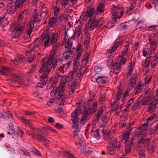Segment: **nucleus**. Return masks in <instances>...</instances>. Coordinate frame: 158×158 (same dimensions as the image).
<instances>
[{
  "label": "nucleus",
  "instance_id": "nucleus-44",
  "mask_svg": "<svg viewBox=\"0 0 158 158\" xmlns=\"http://www.w3.org/2000/svg\"><path fill=\"white\" fill-rule=\"evenodd\" d=\"M76 84L77 82L76 81H74L71 83L69 89V92H71L72 94L74 92V90L76 88Z\"/></svg>",
  "mask_w": 158,
  "mask_h": 158
},
{
  "label": "nucleus",
  "instance_id": "nucleus-45",
  "mask_svg": "<svg viewBox=\"0 0 158 158\" xmlns=\"http://www.w3.org/2000/svg\"><path fill=\"white\" fill-rule=\"evenodd\" d=\"M137 77V75L135 74H134L132 75V77L131 78L130 82L131 85L132 87L134 86L135 84V80Z\"/></svg>",
  "mask_w": 158,
  "mask_h": 158
},
{
  "label": "nucleus",
  "instance_id": "nucleus-14",
  "mask_svg": "<svg viewBox=\"0 0 158 158\" xmlns=\"http://www.w3.org/2000/svg\"><path fill=\"white\" fill-rule=\"evenodd\" d=\"M148 141L145 140L143 138L138 142V150L139 152H144L145 150L143 148V146L145 147V146L148 145Z\"/></svg>",
  "mask_w": 158,
  "mask_h": 158
},
{
  "label": "nucleus",
  "instance_id": "nucleus-40",
  "mask_svg": "<svg viewBox=\"0 0 158 158\" xmlns=\"http://www.w3.org/2000/svg\"><path fill=\"white\" fill-rule=\"evenodd\" d=\"M57 91V88L56 87H55L53 88V89L51 92L50 95L51 98L55 99Z\"/></svg>",
  "mask_w": 158,
  "mask_h": 158
},
{
  "label": "nucleus",
  "instance_id": "nucleus-48",
  "mask_svg": "<svg viewBox=\"0 0 158 158\" xmlns=\"http://www.w3.org/2000/svg\"><path fill=\"white\" fill-rule=\"evenodd\" d=\"M23 59L22 57H18L12 61L15 64H17L18 63H22L23 62Z\"/></svg>",
  "mask_w": 158,
  "mask_h": 158
},
{
  "label": "nucleus",
  "instance_id": "nucleus-22",
  "mask_svg": "<svg viewBox=\"0 0 158 158\" xmlns=\"http://www.w3.org/2000/svg\"><path fill=\"white\" fill-rule=\"evenodd\" d=\"M12 2L9 3L6 7L7 12L8 13L11 14L14 13L16 8H15V7L13 6Z\"/></svg>",
  "mask_w": 158,
  "mask_h": 158
},
{
  "label": "nucleus",
  "instance_id": "nucleus-56",
  "mask_svg": "<svg viewBox=\"0 0 158 158\" xmlns=\"http://www.w3.org/2000/svg\"><path fill=\"white\" fill-rule=\"evenodd\" d=\"M26 134L29 135L31 136L33 138H35L36 135H39V134L38 133H33V132H31L30 131H26Z\"/></svg>",
  "mask_w": 158,
  "mask_h": 158
},
{
  "label": "nucleus",
  "instance_id": "nucleus-3",
  "mask_svg": "<svg viewBox=\"0 0 158 158\" xmlns=\"http://www.w3.org/2000/svg\"><path fill=\"white\" fill-rule=\"evenodd\" d=\"M98 21L94 18L89 19L88 20V23H86L85 25V33H87L89 31L94 29L98 26Z\"/></svg>",
  "mask_w": 158,
  "mask_h": 158
},
{
  "label": "nucleus",
  "instance_id": "nucleus-42",
  "mask_svg": "<svg viewBox=\"0 0 158 158\" xmlns=\"http://www.w3.org/2000/svg\"><path fill=\"white\" fill-rule=\"evenodd\" d=\"M81 44H78L77 47V55H76V59L78 60L81 56Z\"/></svg>",
  "mask_w": 158,
  "mask_h": 158
},
{
  "label": "nucleus",
  "instance_id": "nucleus-21",
  "mask_svg": "<svg viewBox=\"0 0 158 158\" xmlns=\"http://www.w3.org/2000/svg\"><path fill=\"white\" fill-rule=\"evenodd\" d=\"M98 102H94L93 106L90 108H87L86 110L90 115L92 113L95 112L97 109Z\"/></svg>",
  "mask_w": 158,
  "mask_h": 158
},
{
  "label": "nucleus",
  "instance_id": "nucleus-52",
  "mask_svg": "<svg viewBox=\"0 0 158 158\" xmlns=\"http://www.w3.org/2000/svg\"><path fill=\"white\" fill-rule=\"evenodd\" d=\"M36 65L33 64L32 65V67L30 69L29 71L27 72V74L28 76H30L32 74L35 70L36 69Z\"/></svg>",
  "mask_w": 158,
  "mask_h": 158
},
{
  "label": "nucleus",
  "instance_id": "nucleus-43",
  "mask_svg": "<svg viewBox=\"0 0 158 158\" xmlns=\"http://www.w3.org/2000/svg\"><path fill=\"white\" fill-rule=\"evenodd\" d=\"M11 125H9L8 128V131L7 133L10 135H12L15 134V131L14 128V125L12 123H11Z\"/></svg>",
  "mask_w": 158,
  "mask_h": 158
},
{
  "label": "nucleus",
  "instance_id": "nucleus-26",
  "mask_svg": "<svg viewBox=\"0 0 158 158\" xmlns=\"http://www.w3.org/2000/svg\"><path fill=\"white\" fill-rule=\"evenodd\" d=\"M59 39V37L57 34L53 33L51 37H50V39L51 40V43L52 44L58 43L57 40Z\"/></svg>",
  "mask_w": 158,
  "mask_h": 158
},
{
  "label": "nucleus",
  "instance_id": "nucleus-55",
  "mask_svg": "<svg viewBox=\"0 0 158 158\" xmlns=\"http://www.w3.org/2000/svg\"><path fill=\"white\" fill-rule=\"evenodd\" d=\"M76 73H75V72H74L73 70H72L70 71L67 76V79H68L69 81H71L73 78V74Z\"/></svg>",
  "mask_w": 158,
  "mask_h": 158
},
{
  "label": "nucleus",
  "instance_id": "nucleus-51",
  "mask_svg": "<svg viewBox=\"0 0 158 158\" xmlns=\"http://www.w3.org/2000/svg\"><path fill=\"white\" fill-rule=\"evenodd\" d=\"M108 152L110 154H113L114 153L115 150V148L113 147L110 146H107Z\"/></svg>",
  "mask_w": 158,
  "mask_h": 158
},
{
  "label": "nucleus",
  "instance_id": "nucleus-37",
  "mask_svg": "<svg viewBox=\"0 0 158 158\" xmlns=\"http://www.w3.org/2000/svg\"><path fill=\"white\" fill-rule=\"evenodd\" d=\"M158 129V124H156L152 128H150L148 131L149 135H151L156 132Z\"/></svg>",
  "mask_w": 158,
  "mask_h": 158
},
{
  "label": "nucleus",
  "instance_id": "nucleus-59",
  "mask_svg": "<svg viewBox=\"0 0 158 158\" xmlns=\"http://www.w3.org/2000/svg\"><path fill=\"white\" fill-rule=\"evenodd\" d=\"M32 95L35 98H38V99L37 100L39 102H41L42 101V98L41 97H39V94L38 92H34L32 93Z\"/></svg>",
  "mask_w": 158,
  "mask_h": 158
},
{
  "label": "nucleus",
  "instance_id": "nucleus-8",
  "mask_svg": "<svg viewBox=\"0 0 158 158\" xmlns=\"http://www.w3.org/2000/svg\"><path fill=\"white\" fill-rule=\"evenodd\" d=\"M41 39L45 47L47 48L52 45L51 43L49 32H44L41 35Z\"/></svg>",
  "mask_w": 158,
  "mask_h": 158
},
{
  "label": "nucleus",
  "instance_id": "nucleus-13",
  "mask_svg": "<svg viewBox=\"0 0 158 158\" xmlns=\"http://www.w3.org/2000/svg\"><path fill=\"white\" fill-rule=\"evenodd\" d=\"M111 13L112 14L113 17L111 20V22L109 23V26L110 27L109 28L112 27L114 26V24L115 22L117 21V19H120V18L118 16V12L121 13V12L120 11H115V10H112L111 11Z\"/></svg>",
  "mask_w": 158,
  "mask_h": 158
},
{
  "label": "nucleus",
  "instance_id": "nucleus-17",
  "mask_svg": "<svg viewBox=\"0 0 158 158\" xmlns=\"http://www.w3.org/2000/svg\"><path fill=\"white\" fill-rule=\"evenodd\" d=\"M94 127L92 128L90 134L91 136L94 138V139L98 140L100 139V137L99 134V130L98 129H97L95 131H94Z\"/></svg>",
  "mask_w": 158,
  "mask_h": 158
},
{
  "label": "nucleus",
  "instance_id": "nucleus-36",
  "mask_svg": "<svg viewBox=\"0 0 158 158\" xmlns=\"http://www.w3.org/2000/svg\"><path fill=\"white\" fill-rule=\"evenodd\" d=\"M105 9V6L104 4H100L97 7V10L99 14L104 12Z\"/></svg>",
  "mask_w": 158,
  "mask_h": 158
},
{
  "label": "nucleus",
  "instance_id": "nucleus-24",
  "mask_svg": "<svg viewBox=\"0 0 158 158\" xmlns=\"http://www.w3.org/2000/svg\"><path fill=\"white\" fill-rule=\"evenodd\" d=\"M136 26L137 28L135 30L139 31L144 29L146 27V26L143 23V22L142 21H139L137 23Z\"/></svg>",
  "mask_w": 158,
  "mask_h": 158
},
{
  "label": "nucleus",
  "instance_id": "nucleus-1",
  "mask_svg": "<svg viewBox=\"0 0 158 158\" xmlns=\"http://www.w3.org/2000/svg\"><path fill=\"white\" fill-rule=\"evenodd\" d=\"M26 13L24 10L22 13H19L17 20L12 22L10 25V29L11 31V34L16 35L13 36L14 38H18L23 34L25 30V23L23 22L21 19L23 18L24 15Z\"/></svg>",
  "mask_w": 158,
  "mask_h": 158
},
{
  "label": "nucleus",
  "instance_id": "nucleus-18",
  "mask_svg": "<svg viewBox=\"0 0 158 158\" xmlns=\"http://www.w3.org/2000/svg\"><path fill=\"white\" fill-rule=\"evenodd\" d=\"M60 44L59 42H58L54 44H52V54L50 56H52L53 58L57 57L56 56H55V53L56 52L58 51L60 48Z\"/></svg>",
  "mask_w": 158,
  "mask_h": 158
},
{
  "label": "nucleus",
  "instance_id": "nucleus-23",
  "mask_svg": "<svg viewBox=\"0 0 158 158\" xmlns=\"http://www.w3.org/2000/svg\"><path fill=\"white\" fill-rule=\"evenodd\" d=\"M49 130L53 132H56V131L54 129L52 128L50 126H47L42 128V131H44V132L42 134V135H44L46 136H47L48 135L47 131Z\"/></svg>",
  "mask_w": 158,
  "mask_h": 158
},
{
  "label": "nucleus",
  "instance_id": "nucleus-41",
  "mask_svg": "<svg viewBox=\"0 0 158 158\" xmlns=\"http://www.w3.org/2000/svg\"><path fill=\"white\" fill-rule=\"evenodd\" d=\"M39 15L35 12L34 13V15L33 18L31 19V21H33L35 23H39L40 22V20L38 18Z\"/></svg>",
  "mask_w": 158,
  "mask_h": 158
},
{
  "label": "nucleus",
  "instance_id": "nucleus-27",
  "mask_svg": "<svg viewBox=\"0 0 158 158\" xmlns=\"http://www.w3.org/2000/svg\"><path fill=\"white\" fill-rule=\"evenodd\" d=\"M142 101L140 100V98H139L136 100V101L134 103L132 107V111L135 110L139 107V106L141 104Z\"/></svg>",
  "mask_w": 158,
  "mask_h": 158
},
{
  "label": "nucleus",
  "instance_id": "nucleus-12",
  "mask_svg": "<svg viewBox=\"0 0 158 158\" xmlns=\"http://www.w3.org/2000/svg\"><path fill=\"white\" fill-rule=\"evenodd\" d=\"M123 44L122 41H117L116 43L111 47V48L109 49L106 52V55L108 57H110L111 53L115 51L117 48L120 46H122Z\"/></svg>",
  "mask_w": 158,
  "mask_h": 158
},
{
  "label": "nucleus",
  "instance_id": "nucleus-53",
  "mask_svg": "<svg viewBox=\"0 0 158 158\" xmlns=\"http://www.w3.org/2000/svg\"><path fill=\"white\" fill-rule=\"evenodd\" d=\"M103 111V108L101 107L99 108L98 111V114L97 115L96 119L97 120L99 119L102 114V112Z\"/></svg>",
  "mask_w": 158,
  "mask_h": 158
},
{
  "label": "nucleus",
  "instance_id": "nucleus-33",
  "mask_svg": "<svg viewBox=\"0 0 158 158\" xmlns=\"http://www.w3.org/2000/svg\"><path fill=\"white\" fill-rule=\"evenodd\" d=\"M23 0H15L14 2L15 8L16 9L19 8L24 3Z\"/></svg>",
  "mask_w": 158,
  "mask_h": 158
},
{
  "label": "nucleus",
  "instance_id": "nucleus-64",
  "mask_svg": "<svg viewBox=\"0 0 158 158\" xmlns=\"http://www.w3.org/2000/svg\"><path fill=\"white\" fill-rule=\"evenodd\" d=\"M60 9L56 6L54 7V14L55 16H57L59 13Z\"/></svg>",
  "mask_w": 158,
  "mask_h": 158
},
{
  "label": "nucleus",
  "instance_id": "nucleus-28",
  "mask_svg": "<svg viewBox=\"0 0 158 158\" xmlns=\"http://www.w3.org/2000/svg\"><path fill=\"white\" fill-rule=\"evenodd\" d=\"M127 22L121 23L117 27V30H118L119 31L122 30L127 29L128 27V25H127Z\"/></svg>",
  "mask_w": 158,
  "mask_h": 158
},
{
  "label": "nucleus",
  "instance_id": "nucleus-58",
  "mask_svg": "<svg viewBox=\"0 0 158 158\" xmlns=\"http://www.w3.org/2000/svg\"><path fill=\"white\" fill-rule=\"evenodd\" d=\"M67 19V16L66 15L64 14H62L60 15L58 17V19L61 22L64 19Z\"/></svg>",
  "mask_w": 158,
  "mask_h": 158
},
{
  "label": "nucleus",
  "instance_id": "nucleus-60",
  "mask_svg": "<svg viewBox=\"0 0 158 158\" xmlns=\"http://www.w3.org/2000/svg\"><path fill=\"white\" fill-rule=\"evenodd\" d=\"M21 151V152L23 153V155H25L28 157L31 156V154L29 152H27L26 150L20 149Z\"/></svg>",
  "mask_w": 158,
  "mask_h": 158
},
{
  "label": "nucleus",
  "instance_id": "nucleus-34",
  "mask_svg": "<svg viewBox=\"0 0 158 158\" xmlns=\"http://www.w3.org/2000/svg\"><path fill=\"white\" fill-rule=\"evenodd\" d=\"M42 40L40 38H38L34 42V45L33 47L34 48H35L39 47L42 43Z\"/></svg>",
  "mask_w": 158,
  "mask_h": 158
},
{
  "label": "nucleus",
  "instance_id": "nucleus-39",
  "mask_svg": "<svg viewBox=\"0 0 158 158\" xmlns=\"http://www.w3.org/2000/svg\"><path fill=\"white\" fill-rule=\"evenodd\" d=\"M90 114L86 110L85 111L83 112V115L81 119L80 122L82 123L85 122L87 118V116H89Z\"/></svg>",
  "mask_w": 158,
  "mask_h": 158
},
{
  "label": "nucleus",
  "instance_id": "nucleus-49",
  "mask_svg": "<svg viewBox=\"0 0 158 158\" xmlns=\"http://www.w3.org/2000/svg\"><path fill=\"white\" fill-rule=\"evenodd\" d=\"M84 58L82 60V62H84V63L86 64L89 60V54L88 53H85L83 55Z\"/></svg>",
  "mask_w": 158,
  "mask_h": 158
},
{
  "label": "nucleus",
  "instance_id": "nucleus-32",
  "mask_svg": "<svg viewBox=\"0 0 158 158\" xmlns=\"http://www.w3.org/2000/svg\"><path fill=\"white\" fill-rule=\"evenodd\" d=\"M121 86L120 85L117 87V88L118 90L117 93V95L115 99L118 100V101L120 99L123 91V90L121 89Z\"/></svg>",
  "mask_w": 158,
  "mask_h": 158
},
{
  "label": "nucleus",
  "instance_id": "nucleus-38",
  "mask_svg": "<svg viewBox=\"0 0 158 158\" xmlns=\"http://www.w3.org/2000/svg\"><path fill=\"white\" fill-rule=\"evenodd\" d=\"M84 34H86V38L84 41V44L86 46L89 44L90 41V34L89 32H88L87 33H85V31ZM85 47H86V46H85Z\"/></svg>",
  "mask_w": 158,
  "mask_h": 158
},
{
  "label": "nucleus",
  "instance_id": "nucleus-19",
  "mask_svg": "<svg viewBox=\"0 0 158 158\" xmlns=\"http://www.w3.org/2000/svg\"><path fill=\"white\" fill-rule=\"evenodd\" d=\"M96 81L98 84H106L108 82L109 78L107 77H99L96 79Z\"/></svg>",
  "mask_w": 158,
  "mask_h": 158
},
{
  "label": "nucleus",
  "instance_id": "nucleus-11",
  "mask_svg": "<svg viewBox=\"0 0 158 158\" xmlns=\"http://www.w3.org/2000/svg\"><path fill=\"white\" fill-rule=\"evenodd\" d=\"M35 22L31 21V19L29 23H25V29H27L26 31V33L27 35H28L27 37L30 38L31 34L32 32V28L34 27V26Z\"/></svg>",
  "mask_w": 158,
  "mask_h": 158
},
{
  "label": "nucleus",
  "instance_id": "nucleus-29",
  "mask_svg": "<svg viewBox=\"0 0 158 158\" xmlns=\"http://www.w3.org/2000/svg\"><path fill=\"white\" fill-rule=\"evenodd\" d=\"M149 44L151 46L150 47V49H152L153 50H155L156 47L157 43L155 40H153L151 39H149Z\"/></svg>",
  "mask_w": 158,
  "mask_h": 158
},
{
  "label": "nucleus",
  "instance_id": "nucleus-47",
  "mask_svg": "<svg viewBox=\"0 0 158 158\" xmlns=\"http://www.w3.org/2000/svg\"><path fill=\"white\" fill-rule=\"evenodd\" d=\"M73 127L74 128V129H75L73 131V137L74 138H75L78 135L80 131L79 125H78V127Z\"/></svg>",
  "mask_w": 158,
  "mask_h": 158
},
{
  "label": "nucleus",
  "instance_id": "nucleus-54",
  "mask_svg": "<svg viewBox=\"0 0 158 158\" xmlns=\"http://www.w3.org/2000/svg\"><path fill=\"white\" fill-rule=\"evenodd\" d=\"M76 73H75V72H74L73 70H72L70 71L67 76V79H68L69 81H71L73 78V74Z\"/></svg>",
  "mask_w": 158,
  "mask_h": 158
},
{
  "label": "nucleus",
  "instance_id": "nucleus-5",
  "mask_svg": "<svg viewBox=\"0 0 158 158\" xmlns=\"http://www.w3.org/2000/svg\"><path fill=\"white\" fill-rule=\"evenodd\" d=\"M68 50L64 52L62 55H59L58 60L60 61H66L67 60H71L73 57L72 56L73 55V52L71 51V48H67Z\"/></svg>",
  "mask_w": 158,
  "mask_h": 158
},
{
  "label": "nucleus",
  "instance_id": "nucleus-9",
  "mask_svg": "<svg viewBox=\"0 0 158 158\" xmlns=\"http://www.w3.org/2000/svg\"><path fill=\"white\" fill-rule=\"evenodd\" d=\"M60 76L59 75H57L56 77H52L49 80L46 86L47 89H51L52 87L53 88L56 87L55 86Z\"/></svg>",
  "mask_w": 158,
  "mask_h": 158
},
{
  "label": "nucleus",
  "instance_id": "nucleus-50",
  "mask_svg": "<svg viewBox=\"0 0 158 158\" xmlns=\"http://www.w3.org/2000/svg\"><path fill=\"white\" fill-rule=\"evenodd\" d=\"M152 76L150 75L147 76L145 78V85H147L149 84L151 82Z\"/></svg>",
  "mask_w": 158,
  "mask_h": 158
},
{
  "label": "nucleus",
  "instance_id": "nucleus-10",
  "mask_svg": "<svg viewBox=\"0 0 158 158\" xmlns=\"http://www.w3.org/2000/svg\"><path fill=\"white\" fill-rule=\"evenodd\" d=\"M109 144L113 147L115 148V150L118 151L121 148L120 142L117 141L116 138L114 137L109 141Z\"/></svg>",
  "mask_w": 158,
  "mask_h": 158
},
{
  "label": "nucleus",
  "instance_id": "nucleus-57",
  "mask_svg": "<svg viewBox=\"0 0 158 158\" xmlns=\"http://www.w3.org/2000/svg\"><path fill=\"white\" fill-rule=\"evenodd\" d=\"M132 145L129 144L127 145L126 144L125 147V152L127 153L129 152H130L131 151V148L132 147Z\"/></svg>",
  "mask_w": 158,
  "mask_h": 158
},
{
  "label": "nucleus",
  "instance_id": "nucleus-20",
  "mask_svg": "<svg viewBox=\"0 0 158 158\" xmlns=\"http://www.w3.org/2000/svg\"><path fill=\"white\" fill-rule=\"evenodd\" d=\"M82 27L80 26H77L75 29L74 34L71 37L74 39L75 37L78 38L81 33Z\"/></svg>",
  "mask_w": 158,
  "mask_h": 158
},
{
  "label": "nucleus",
  "instance_id": "nucleus-31",
  "mask_svg": "<svg viewBox=\"0 0 158 158\" xmlns=\"http://www.w3.org/2000/svg\"><path fill=\"white\" fill-rule=\"evenodd\" d=\"M57 22V19L55 17H52L50 19L49 21V23L48 25V27L49 28L53 27L54 25V24Z\"/></svg>",
  "mask_w": 158,
  "mask_h": 158
},
{
  "label": "nucleus",
  "instance_id": "nucleus-30",
  "mask_svg": "<svg viewBox=\"0 0 158 158\" xmlns=\"http://www.w3.org/2000/svg\"><path fill=\"white\" fill-rule=\"evenodd\" d=\"M39 134V135H36L35 138L37 139L38 141L41 142V141H45L48 142H50V141L47 138H45L44 136L42 135Z\"/></svg>",
  "mask_w": 158,
  "mask_h": 158
},
{
  "label": "nucleus",
  "instance_id": "nucleus-4",
  "mask_svg": "<svg viewBox=\"0 0 158 158\" xmlns=\"http://www.w3.org/2000/svg\"><path fill=\"white\" fill-rule=\"evenodd\" d=\"M65 85H63L61 86V88L59 86L57 88V92H58V94L57 96L56 99L58 100L60 99L61 100V102L60 103L59 105L60 106H64V103L66 99L67 95H65L64 94Z\"/></svg>",
  "mask_w": 158,
  "mask_h": 158
},
{
  "label": "nucleus",
  "instance_id": "nucleus-62",
  "mask_svg": "<svg viewBox=\"0 0 158 158\" xmlns=\"http://www.w3.org/2000/svg\"><path fill=\"white\" fill-rule=\"evenodd\" d=\"M152 102V101L150 98H147L146 99L145 101L142 103V105H148L150 104Z\"/></svg>",
  "mask_w": 158,
  "mask_h": 158
},
{
  "label": "nucleus",
  "instance_id": "nucleus-46",
  "mask_svg": "<svg viewBox=\"0 0 158 158\" xmlns=\"http://www.w3.org/2000/svg\"><path fill=\"white\" fill-rule=\"evenodd\" d=\"M62 156L63 157L66 156L68 158H76L72 154L70 153L68 151H65L64 152Z\"/></svg>",
  "mask_w": 158,
  "mask_h": 158
},
{
  "label": "nucleus",
  "instance_id": "nucleus-35",
  "mask_svg": "<svg viewBox=\"0 0 158 158\" xmlns=\"http://www.w3.org/2000/svg\"><path fill=\"white\" fill-rule=\"evenodd\" d=\"M130 134H129V132L123 134L121 138L122 139V142L125 143L128 139L129 137V135Z\"/></svg>",
  "mask_w": 158,
  "mask_h": 158
},
{
  "label": "nucleus",
  "instance_id": "nucleus-63",
  "mask_svg": "<svg viewBox=\"0 0 158 158\" xmlns=\"http://www.w3.org/2000/svg\"><path fill=\"white\" fill-rule=\"evenodd\" d=\"M155 115L154 114H153L152 115L147 117V118L145 120L146 122L149 123L150 121H152L154 118Z\"/></svg>",
  "mask_w": 158,
  "mask_h": 158
},
{
  "label": "nucleus",
  "instance_id": "nucleus-6",
  "mask_svg": "<svg viewBox=\"0 0 158 158\" xmlns=\"http://www.w3.org/2000/svg\"><path fill=\"white\" fill-rule=\"evenodd\" d=\"M94 13L95 9L93 8H91L86 11L84 15H82L80 16V19H79L80 23L82 24L83 23L82 22L83 20L86 21L88 19H91L92 17L94 18Z\"/></svg>",
  "mask_w": 158,
  "mask_h": 158
},
{
  "label": "nucleus",
  "instance_id": "nucleus-25",
  "mask_svg": "<svg viewBox=\"0 0 158 158\" xmlns=\"http://www.w3.org/2000/svg\"><path fill=\"white\" fill-rule=\"evenodd\" d=\"M64 38L65 40V43L67 44L66 45V48H72L73 45L72 42L71 41V38L68 36H64Z\"/></svg>",
  "mask_w": 158,
  "mask_h": 158
},
{
  "label": "nucleus",
  "instance_id": "nucleus-15",
  "mask_svg": "<svg viewBox=\"0 0 158 158\" xmlns=\"http://www.w3.org/2000/svg\"><path fill=\"white\" fill-rule=\"evenodd\" d=\"M111 68L113 70V71H110V73L113 72L116 74L120 72L121 65L118 63L116 62L111 65Z\"/></svg>",
  "mask_w": 158,
  "mask_h": 158
},
{
  "label": "nucleus",
  "instance_id": "nucleus-61",
  "mask_svg": "<svg viewBox=\"0 0 158 158\" xmlns=\"http://www.w3.org/2000/svg\"><path fill=\"white\" fill-rule=\"evenodd\" d=\"M102 120L104 124V126H105L107 124L108 120V118L106 116H103L102 117Z\"/></svg>",
  "mask_w": 158,
  "mask_h": 158
},
{
  "label": "nucleus",
  "instance_id": "nucleus-16",
  "mask_svg": "<svg viewBox=\"0 0 158 158\" xmlns=\"http://www.w3.org/2000/svg\"><path fill=\"white\" fill-rule=\"evenodd\" d=\"M145 140H148V145L145 146V148H147V151L149 154H152L155 150L156 148L155 147V145L153 143L150 144L149 139H145Z\"/></svg>",
  "mask_w": 158,
  "mask_h": 158
},
{
  "label": "nucleus",
  "instance_id": "nucleus-7",
  "mask_svg": "<svg viewBox=\"0 0 158 158\" xmlns=\"http://www.w3.org/2000/svg\"><path fill=\"white\" fill-rule=\"evenodd\" d=\"M79 112V110L76 109L71 114V120L73 122L72 126L74 127H78Z\"/></svg>",
  "mask_w": 158,
  "mask_h": 158
},
{
  "label": "nucleus",
  "instance_id": "nucleus-2",
  "mask_svg": "<svg viewBox=\"0 0 158 158\" xmlns=\"http://www.w3.org/2000/svg\"><path fill=\"white\" fill-rule=\"evenodd\" d=\"M57 57L53 58L52 56H50L48 58H44L42 59L43 64L40 69L41 73L42 70L49 73L51 70L52 67L54 68L57 64Z\"/></svg>",
  "mask_w": 158,
  "mask_h": 158
}]
</instances>
